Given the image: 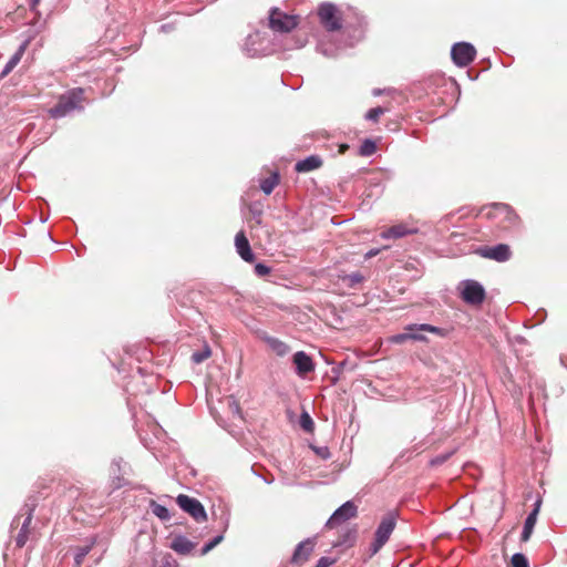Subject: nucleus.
Here are the masks:
<instances>
[{
  "label": "nucleus",
  "mask_w": 567,
  "mask_h": 567,
  "mask_svg": "<svg viewBox=\"0 0 567 567\" xmlns=\"http://www.w3.org/2000/svg\"><path fill=\"white\" fill-rule=\"evenodd\" d=\"M322 165V159L318 155H310L301 161H298L295 165V171L298 173H308L318 169Z\"/></svg>",
  "instance_id": "18"
},
{
  "label": "nucleus",
  "mask_w": 567,
  "mask_h": 567,
  "mask_svg": "<svg viewBox=\"0 0 567 567\" xmlns=\"http://www.w3.org/2000/svg\"><path fill=\"white\" fill-rule=\"evenodd\" d=\"M395 526L396 514L394 512H389L382 517L374 533V539L369 547L370 556L379 553V550L386 544Z\"/></svg>",
  "instance_id": "2"
},
{
  "label": "nucleus",
  "mask_w": 567,
  "mask_h": 567,
  "mask_svg": "<svg viewBox=\"0 0 567 567\" xmlns=\"http://www.w3.org/2000/svg\"><path fill=\"white\" fill-rule=\"evenodd\" d=\"M150 507L152 509V513L158 517L161 520H168L171 518V513L167 507L164 505H161L156 503L155 501H151Z\"/></svg>",
  "instance_id": "25"
},
{
  "label": "nucleus",
  "mask_w": 567,
  "mask_h": 567,
  "mask_svg": "<svg viewBox=\"0 0 567 567\" xmlns=\"http://www.w3.org/2000/svg\"><path fill=\"white\" fill-rule=\"evenodd\" d=\"M212 354V351L209 349L208 346H205V348L203 350H199V351H195L193 354H192V361L194 363H202L204 362L206 359H208Z\"/></svg>",
  "instance_id": "31"
},
{
  "label": "nucleus",
  "mask_w": 567,
  "mask_h": 567,
  "mask_svg": "<svg viewBox=\"0 0 567 567\" xmlns=\"http://www.w3.org/2000/svg\"><path fill=\"white\" fill-rule=\"evenodd\" d=\"M349 146L348 145H341V152H344V150H347Z\"/></svg>",
  "instance_id": "49"
},
{
  "label": "nucleus",
  "mask_w": 567,
  "mask_h": 567,
  "mask_svg": "<svg viewBox=\"0 0 567 567\" xmlns=\"http://www.w3.org/2000/svg\"><path fill=\"white\" fill-rule=\"evenodd\" d=\"M358 514V507L352 501H347L340 507H338L330 516L326 526L333 528L351 518H354Z\"/></svg>",
  "instance_id": "8"
},
{
  "label": "nucleus",
  "mask_w": 567,
  "mask_h": 567,
  "mask_svg": "<svg viewBox=\"0 0 567 567\" xmlns=\"http://www.w3.org/2000/svg\"><path fill=\"white\" fill-rule=\"evenodd\" d=\"M461 297L467 305L477 306L483 303L486 292L478 281L466 279L461 282Z\"/></svg>",
  "instance_id": "4"
},
{
  "label": "nucleus",
  "mask_w": 567,
  "mask_h": 567,
  "mask_svg": "<svg viewBox=\"0 0 567 567\" xmlns=\"http://www.w3.org/2000/svg\"><path fill=\"white\" fill-rule=\"evenodd\" d=\"M353 42L342 45L341 43H330L324 40H320L317 44V51L327 58L338 56L339 51H341L346 47H352Z\"/></svg>",
  "instance_id": "17"
},
{
  "label": "nucleus",
  "mask_w": 567,
  "mask_h": 567,
  "mask_svg": "<svg viewBox=\"0 0 567 567\" xmlns=\"http://www.w3.org/2000/svg\"><path fill=\"white\" fill-rule=\"evenodd\" d=\"M235 246L238 255L241 257L243 260L247 262L254 261L255 255L250 248L249 240L247 239L243 230L237 233L235 237Z\"/></svg>",
  "instance_id": "14"
},
{
  "label": "nucleus",
  "mask_w": 567,
  "mask_h": 567,
  "mask_svg": "<svg viewBox=\"0 0 567 567\" xmlns=\"http://www.w3.org/2000/svg\"><path fill=\"white\" fill-rule=\"evenodd\" d=\"M270 271H271L270 267L264 262H258L255 265V274L259 277L267 276L270 274Z\"/></svg>",
  "instance_id": "37"
},
{
  "label": "nucleus",
  "mask_w": 567,
  "mask_h": 567,
  "mask_svg": "<svg viewBox=\"0 0 567 567\" xmlns=\"http://www.w3.org/2000/svg\"><path fill=\"white\" fill-rule=\"evenodd\" d=\"M41 0H30L29 7L31 11H37L38 6L40 4Z\"/></svg>",
  "instance_id": "43"
},
{
  "label": "nucleus",
  "mask_w": 567,
  "mask_h": 567,
  "mask_svg": "<svg viewBox=\"0 0 567 567\" xmlns=\"http://www.w3.org/2000/svg\"><path fill=\"white\" fill-rule=\"evenodd\" d=\"M196 544L189 540L184 535H176L172 543L171 548L179 555H188L195 548Z\"/></svg>",
  "instance_id": "16"
},
{
  "label": "nucleus",
  "mask_w": 567,
  "mask_h": 567,
  "mask_svg": "<svg viewBox=\"0 0 567 567\" xmlns=\"http://www.w3.org/2000/svg\"><path fill=\"white\" fill-rule=\"evenodd\" d=\"M249 43H254V38L252 35H249L246 40V43H245V48L244 50L246 51V54L250 58H255L258 55V50L257 49H249Z\"/></svg>",
  "instance_id": "38"
},
{
  "label": "nucleus",
  "mask_w": 567,
  "mask_h": 567,
  "mask_svg": "<svg viewBox=\"0 0 567 567\" xmlns=\"http://www.w3.org/2000/svg\"><path fill=\"white\" fill-rule=\"evenodd\" d=\"M476 252L484 258L492 259L498 262L509 260L512 251L508 245L497 244L495 246H485L476 250Z\"/></svg>",
  "instance_id": "9"
},
{
  "label": "nucleus",
  "mask_w": 567,
  "mask_h": 567,
  "mask_svg": "<svg viewBox=\"0 0 567 567\" xmlns=\"http://www.w3.org/2000/svg\"><path fill=\"white\" fill-rule=\"evenodd\" d=\"M380 93H381L380 90H374V92H373L374 95H379Z\"/></svg>",
  "instance_id": "51"
},
{
  "label": "nucleus",
  "mask_w": 567,
  "mask_h": 567,
  "mask_svg": "<svg viewBox=\"0 0 567 567\" xmlns=\"http://www.w3.org/2000/svg\"><path fill=\"white\" fill-rule=\"evenodd\" d=\"M413 324H409L405 327V330L409 331L410 340L414 341H427L426 337L423 334L424 331L411 329Z\"/></svg>",
  "instance_id": "34"
},
{
  "label": "nucleus",
  "mask_w": 567,
  "mask_h": 567,
  "mask_svg": "<svg viewBox=\"0 0 567 567\" xmlns=\"http://www.w3.org/2000/svg\"><path fill=\"white\" fill-rule=\"evenodd\" d=\"M298 25V17L272 8L269 12V27L276 32L287 33Z\"/></svg>",
  "instance_id": "3"
},
{
  "label": "nucleus",
  "mask_w": 567,
  "mask_h": 567,
  "mask_svg": "<svg viewBox=\"0 0 567 567\" xmlns=\"http://www.w3.org/2000/svg\"><path fill=\"white\" fill-rule=\"evenodd\" d=\"M128 465L123 461L122 457L114 458L111 463V486L112 489H118L128 484L124 478L127 474Z\"/></svg>",
  "instance_id": "10"
},
{
  "label": "nucleus",
  "mask_w": 567,
  "mask_h": 567,
  "mask_svg": "<svg viewBox=\"0 0 567 567\" xmlns=\"http://www.w3.org/2000/svg\"><path fill=\"white\" fill-rule=\"evenodd\" d=\"M292 363L297 375L303 378L315 370L312 358L305 351H298L292 355Z\"/></svg>",
  "instance_id": "12"
},
{
  "label": "nucleus",
  "mask_w": 567,
  "mask_h": 567,
  "mask_svg": "<svg viewBox=\"0 0 567 567\" xmlns=\"http://www.w3.org/2000/svg\"><path fill=\"white\" fill-rule=\"evenodd\" d=\"M264 481L265 483L267 484H271L274 482V476H270V477H265V476H261L259 475Z\"/></svg>",
  "instance_id": "47"
},
{
  "label": "nucleus",
  "mask_w": 567,
  "mask_h": 567,
  "mask_svg": "<svg viewBox=\"0 0 567 567\" xmlns=\"http://www.w3.org/2000/svg\"><path fill=\"white\" fill-rule=\"evenodd\" d=\"M261 339L279 357H285L290 351L289 346L278 338H275V337H271L268 334H264L261 337Z\"/></svg>",
  "instance_id": "19"
},
{
  "label": "nucleus",
  "mask_w": 567,
  "mask_h": 567,
  "mask_svg": "<svg viewBox=\"0 0 567 567\" xmlns=\"http://www.w3.org/2000/svg\"><path fill=\"white\" fill-rule=\"evenodd\" d=\"M445 456L443 457H436L434 460H432V464L436 465V464H442L444 461H445Z\"/></svg>",
  "instance_id": "46"
},
{
  "label": "nucleus",
  "mask_w": 567,
  "mask_h": 567,
  "mask_svg": "<svg viewBox=\"0 0 567 567\" xmlns=\"http://www.w3.org/2000/svg\"><path fill=\"white\" fill-rule=\"evenodd\" d=\"M416 233V227H411L405 224H396L383 230L381 233V237L383 239H398Z\"/></svg>",
  "instance_id": "13"
},
{
  "label": "nucleus",
  "mask_w": 567,
  "mask_h": 567,
  "mask_svg": "<svg viewBox=\"0 0 567 567\" xmlns=\"http://www.w3.org/2000/svg\"><path fill=\"white\" fill-rule=\"evenodd\" d=\"M408 340H410V338H409V331H406L405 329H404V332H402V333H398V334H395V336H393V337L391 338V341H392L393 343H398V344H401V343H403V342H405V341H408Z\"/></svg>",
  "instance_id": "39"
},
{
  "label": "nucleus",
  "mask_w": 567,
  "mask_h": 567,
  "mask_svg": "<svg viewBox=\"0 0 567 567\" xmlns=\"http://www.w3.org/2000/svg\"><path fill=\"white\" fill-rule=\"evenodd\" d=\"M90 550H91L90 546L79 548L74 556L75 564L80 565L83 561V559L85 558V556L90 553Z\"/></svg>",
  "instance_id": "36"
},
{
  "label": "nucleus",
  "mask_w": 567,
  "mask_h": 567,
  "mask_svg": "<svg viewBox=\"0 0 567 567\" xmlns=\"http://www.w3.org/2000/svg\"><path fill=\"white\" fill-rule=\"evenodd\" d=\"M364 280V277L361 272L355 271L347 275L343 278V281L348 285L350 288H355L358 285H360Z\"/></svg>",
  "instance_id": "27"
},
{
  "label": "nucleus",
  "mask_w": 567,
  "mask_h": 567,
  "mask_svg": "<svg viewBox=\"0 0 567 567\" xmlns=\"http://www.w3.org/2000/svg\"><path fill=\"white\" fill-rule=\"evenodd\" d=\"M536 520H537V508H533V511L527 515V517L524 522L523 530L520 534L522 542H527L530 538L534 527H535V524H536Z\"/></svg>",
  "instance_id": "20"
},
{
  "label": "nucleus",
  "mask_w": 567,
  "mask_h": 567,
  "mask_svg": "<svg viewBox=\"0 0 567 567\" xmlns=\"http://www.w3.org/2000/svg\"><path fill=\"white\" fill-rule=\"evenodd\" d=\"M476 56V50L468 42H457L451 49V58L455 65L460 68L471 64Z\"/></svg>",
  "instance_id": "7"
},
{
  "label": "nucleus",
  "mask_w": 567,
  "mask_h": 567,
  "mask_svg": "<svg viewBox=\"0 0 567 567\" xmlns=\"http://www.w3.org/2000/svg\"><path fill=\"white\" fill-rule=\"evenodd\" d=\"M291 44H287L286 49L292 50V49H300L303 48L307 43V37L303 33L298 32L295 34L291 39Z\"/></svg>",
  "instance_id": "28"
},
{
  "label": "nucleus",
  "mask_w": 567,
  "mask_h": 567,
  "mask_svg": "<svg viewBox=\"0 0 567 567\" xmlns=\"http://www.w3.org/2000/svg\"><path fill=\"white\" fill-rule=\"evenodd\" d=\"M228 404H229V408H230L233 414H237V415L240 414V406L237 401H235L234 399H229Z\"/></svg>",
  "instance_id": "41"
},
{
  "label": "nucleus",
  "mask_w": 567,
  "mask_h": 567,
  "mask_svg": "<svg viewBox=\"0 0 567 567\" xmlns=\"http://www.w3.org/2000/svg\"><path fill=\"white\" fill-rule=\"evenodd\" d=\"M19 516H20V515L16 516V517L13 518L12 525H13V524H16V523L18 522Z\"/></svg>",
  "instance_id": "50"
},
{
  "label": "nucleus",
  "mask_w": 567,
  "mask_h": 567,
  "mask_svg": "<svg viewBox=\"0 0 567 567\" xmlns=\"http://www.w3.org/2000/svg\"><path fill=\"white\" fill-rule=\"evenodd\" d=\"M173 29H174V28H173V24H171V23L162 24V25H161V28H159V30H161L162 32H164V33H168V32H171Z\"/></svg>",
  "instance_id": "42"
},
{
  "label": "nucleus",
  "mask_w": 567,
  "mask_h": 567,
  "mask_svg": "<svg viewBox=\"0 0 567 567\" xmlns=\"http://www.w3.org/2000/svg\"><path fill=\"white\" fill-rule=\"evenodd\" d=\"M28 41H24L19 48L18 50L16 51V53L9 59V61L7 62V64L4 65L2 72H1V75H7L8 73H10L16 66L17 64L20 62V60L22 59L23 54H24V51L28 47Z\"/></svg>",
  "instance_id": "21"
},
{
  "label": "nucleus",
  "mask_w": 567,
  "mask_h": 567,
  "mask_svg": "<svg viewBox=\"0 0 567 567\" xmlns=\"http://www.w3.org/2000/svg\"><path fill=\"white\" fill-rule=\"evenodd\" d=\"M318 454L321 455L323 458H327L329 456L328 449H320L318 450Z\"/></svg>",
  "instance_id": "45"
},
{
  "label": "nucleus",
  "mask_w": 567,
  "mask_h": 567,
  "mask_svg": "<svg viewBox=\"0 0 567 567\" xmlns=\"http://www.w3.org/2000/svg\"><path fill=\"white\" fill-rule=\"evenodd\" d=\"M177 505L189 514L197 523L207 520V514L203 504L195 497L181 494L176 498Z\"/></svg>",
  "instance_id": "5"
},
{
  "label": "nucleus",
  "mask_w": 567,
  "mask_h": 567,
  "mask_svg": "<svg viewBox=\"0 0 567 567\" xmlns=\"http://www.w3.org/2000/svg\"><path fill=\"white\" fill-rule=\"evenodd\" d=\"M315 544L312 539L307 538L306 540L299 543L292 554L291 563L292 564H302L308 560L310 554L312 553Z\"/></svg>",
  "instance_id": "15"
},
{
  "label": "nucleus",
  "mask_w": 567,
  "mask_h": 567,
  "mask_svg": "<svg viewBox=\"0 0 567 567\" xmlns=\"http://www.w3.org/2000/svg\"><path fill=\"white\" fill-rule=\"evenodd\" d=\"M495 209L499 212V214L505 216V219L508 220L511 225H515L518 220V215L513 210V208L507 204H495Z\"/></svg>",
  "instance_id": "23"
},
{
  "label": "nucleus",
  "mask_w": 567,
  "mask_h": 567,
  "mask_svg": "<svg viewBox=\"0 0 567 567\" xmlns=\"http://www.w3.org/2000/svg\"><path fill=\"white\" fill-rule=\"evenodd\" d=\"M318 17L327 31L333 32L341 29L340 18L338 17V9L333 3H321L318 9Z\"/></svg>",
  "instance_id": "6"
},
{
  "label": "nucleus",
  "mask_w": 567,
  "mask_h": 567,
  "mask_svg": "<svg viewBox=\"0 0 567 567\" xmlns=\"http://www.w3.org/2000/svg\"><path fill=\"white\" fill-rule=\"evenodd\" d=\"M158 567H178V565L175 558L171 554L166 553L162 556Z\"/></svg>",
  "instance_id": "35"
},
{
  "label": "nucleus",
  "mask_w": 567,
  "mask_h": 567,
  "mask_svg": "<svg viewBox=\"0 0 567 567\" xmlns=\"http://www.w3.org/2000/svg\"><path fill=\"white\" fill-rule=\"evenodd\" d=\"M34 508H35V503H34V501H32V503H29V502L25 503L21 509V512H23L25 514V517H24L21 528L16 537V545L19 548H22L28 540L29 526L32 522Z\"/></svg>",
  "instance_id": "11"
},
{
  "label": "nucleus",
  "mask_w": 567,
  "mask_h": 567,
  "mask_svg": "<svg viewBox=\"0 0 567 567\" xmlns=\"http://www.w3.org/2000/svg\"><path fill=\"white\" fill-rule=\"evenodd\" d=\"M224 539V535H217L214 538H212L209 542H207L202 548H200V556H205L208 554L212 549H214L218 544H220Z\"/></svg>",
  "instance_id": "29"
},
{
  "label": "nucleus",
  "mask_w": 567,
  "mask_h": 567,
  "mask_svg": "<svg viewBox=\"0 0 567 567\" xmlns=\"http://www.w3.org/2000/svg\"><path fill=\"white\" fill-rule=\"evenodd\" d=\"M377 152V144L371 138H365L362 144L359 147V155L360 156H371Z\"/></svg>",
  "instance_id": "26"
},
{
  "label": "nucleus",
  "mask_w": 567,
  "mask_h": 567,
  "mask_svg": "<svg viewBox=\"0 0 567 567\" xmlns=\"http://www.w3.org/2000/svg\"><path fill=\"white\" fill-rule=\"evenodd\" d=\"M333 559H331L330 557H321L315 567H329L330 565L333 564Z\"/></svg>",
  "instance_id": "40"
},
{
  "label": "nucleus",
  "mask_w": 567,
  "mask_h": 567,
  "mask_svg": "<svg viewBox=\"0 0 567 567\" xmlns=\"http://www.w3.org/2000/svg\"><path fill=\"white\" fill-rule=\"evenodd\" d=\"M411 329L421 330V331H425V332H431V333H434V334H436L437 337H441V338L447 337V334L450 332L449 329L436 327V326H432V324H429V323H420V324L413 323V327Z\"/></svg>",
  "instance_id": "22"
},
{
  "label": "nucleus",
  "mask_w": 567,
  "mask_h": 567,
  "mask_svg": "<svg viewBox=\"0 0 567 567\" xmlns=\"http://www.w3.org/2000/svg\"><path fill=\"white\" fill-rule=\"evenodd\" d=\"M279 183V174L277 172L272 173L270 176L261 179L260 188L266 195H270L274 188Z\"/></svg>",
  "instance_id": "24"
},
{
  "label": "nucleus",
  "mask_w": 567,
  "mask_h": 567,
  "mask_svg": "<svg viewBox=\"0 0 567 567\" xmlns=\"http://www.w3.org/2000/svg\"><path fill=\"white\" fill-rule=\"evenodd\" d=\"M512 567H529L527 557L522 553H516L511 559Z\"/></svg>",
  "instance_id": "32"
},
{
  "label": "nucleus",
  "mask_w": 567,
  "mask_h": 567,
  "mask_svg": "<svg viewBox=\"0 0 567 567\" xmlns=\"http://www.w3.org/2000/svg\"><path fill=\"white\" fill-rule=\"evenodd\" d=\"M84 90L75 87L60 95L56 104L49 110L52 118H62L84 110Z\"/></svg>",
  "instance_id": "1"
},
{
  "label": "nucleus",
  "mask_w": 567,
  "mask_h": 567,
  "mask_svg": "<svg viewBox=\"0 0 567 567\" xmlns=\"http://www.w3.org/2000/svg\"><path fill=\"white\" fill-rule=\"evenodd\" d=\"M299 424L306 432H312L315 429V422L308 412H302L300 415Z\"/></svg>",
  "instance_id": "30"
},
{
  "label": "nucleus",
  "mask_w": 567,
  "mask_h": 567,
  "mask_svg": "<svg viewBox=\"0 0 567 567\" xmlns=\"http://www.w3.org/2000/svg\"><path fill=\"white\" fill-rule=\"evenodd\" d=\"M540 504H542L540 499L536 501V503L534 504V508H537V514L539 513Z\"/></svg>",
  "instance_id": "48"
},
{
  "label": "nucleus",
  "mask_w": 567,
  "mask_h": 567,
  "mask_svg": "<svg viewBox=\"0 0 567 567\" xmlns=\"http://www.w3.org/2000/svg\"><path fill=\"white\" fill-rule=\"evenodd\" d=\"M379 254V249H370L367 254H365V259H370L374 256H377Z\"/></svg>",
  "instance_id": "44"
},
{
  "label": "nucleus",
  "mask_w": 567,
  "mask_h": 567,
  "mask_svg": "<svg viewBox=\"0 0 567 567\" xmlns=\"http://www.w3.org/2000/svg\"><path fill=\"white\" fill-rule=\"evenodd\" d=\"M385 110L381 106H377V107H373V109H370L364 117L365 120L368 121H372V122H377L379 120V117L384 114Z\"/></svg>",
  "instance_id": "33"
}]
</instances>
